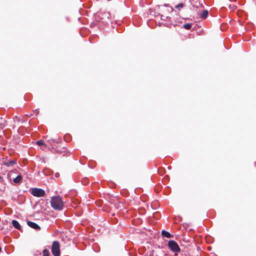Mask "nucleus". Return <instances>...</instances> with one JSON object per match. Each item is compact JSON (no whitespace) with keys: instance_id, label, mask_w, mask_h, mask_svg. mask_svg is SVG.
Returning a JSON list of instances; mask_svg holds the SVG:
<instances>
[{"instance_id":"nucleus-21","label":"nucleus","mask_w":256,"mask_h":256,"mask_svg":"<svg viewBox=\"0 0 256 256\" xmlns=\"http://www.w3.org/2000/svg\"><path fill=\"white\" fill-rule=\"evenodd\" d=\"M32 116V114H30V116Z\"/></svg>"},{"instance_id":"nucleus-9","label":"nucleus","mask_w":256,"mask_h":256,"mask_svg":"<svg viewBox=\"0 0 256 256\" xmlns=\"http://www.w3.org/2000/svg\"><path fill=\"white\" fill-rule=\"evenodd\" d=\"M22 176L20 175L17 176L14 179V182L15 184H19L22 182Z\"/></svg>"},{"instance_id":"nucleus-19","label":"nucleus","mask_w":256,"mask_h":256,"mask_svg":"<svg viewBox=\"0 0 256 256\" xmlns=\"http://www.w3.org/2000/svg\"><path fill=\"white\" fill-rule=\"evenodd\" d=\"M36 114L38 113V111L37 110H36Z\"/></svg>"},{"instance_id":"nucleus-16","label":"nucleus","mask_w":256,"mask_h":256,"mask_svg":"<svg viewBox=\"0 0 256 256\" xmlns=\"http://www.w3.org/2000/svg\"><path fill=\"white\" fill-rule=\"evenodd\" d=\"M182 6H183V4H180L176 6V8H182Z\"/></svg>"},{"instance_id":"nucleus-1","label":"nucleus","mask_w":256,"mask_h":256,"mask_svg":"<svg viewBox=\"0 0 256 256\" xmlns=\"http://www.w3.org/2000/svg\"><path fill=\"white\" fill-rule=\"evenodd\" d=\"M50 204L54 210H62L64 206L62 198L60 196L52 197L50 200Z\"/></svg>"},{"instance_id":"nucleus-17","label":"nucleus","mask_w":256,"mask_h":256,"mask_svg":"<svg viewBox=\"0 0 256 256\" xmlns=\"http://www.w3.org/2000/svg\"><path fill=\"white\" fill-rule=\"evenodd\" d=\"M14 118L18 120V121L20 120V118L18 116H15Z\"/></svg>"},{"instance_id":"nucleus-3","label":"nucleus","mask_w":256,"mask_h":256,"mask_svg":"<svg viewBox=\"0 0 256 256\" xmlns=\"http://www.w3.org/2000/svg\"><path fill=\"white\" fill-rule=\"evenodd\" d=\"M168 245V248L174 252L178 253L180 251V248L178 244L173 240H170Z\"/></svg>"},{"instance_id":"nucleus-4","label":"nucleus","mask_w":256,"mask_h":256,"mask_svg":"<svg viewBox=\"0 0 256 256\" xmlns=\"http://www.w3.org/2000/svg\"><path fill=\"white\" fill-rule=\"evenodd\" d=\"M32 194L36 197H42L45 195V192L41 188H33L31 192Z\"/></svg>"},{"instance_id":"nucleus-20","label":"nucleus","mask_w":256,"mask_h":256,"mask_svg":"<svg viewBox=\"0 0 256 256\" xmlns=\"http://www.w3.org/2000/svg\"><path fill=\"white\" fill-rule=\"evenodd\" d=\"M0 180H1L2 182V178L0 176Z\"/></svg>"},{"instance_id":"nucleus-13","label":"nucleus","mask_w":256,"mask_h":256,"mask_svg":"<svg viewBox=\"0 0 256 256\" xmlns=\"http://www.w3.org/2000/svg\"><path fill=\"white\" fill-rule=\"evenodd\" d=\"M42 256H50V254L48 250L44 249L43 250Z\"/></svg>"},{"instance_id":"nucleus-8","label":"nucleus","mask_w":256,"mask_h":256,"mask_svg":"<svg viewBox=\"0 0 256 256\" xmlns=\"http://www.w3.org/2000/svg\"><path fill=\"white\" fill-rule=\"evenodd\" d=\"M110 14L108 12H104L101 14L100 18L102 19H108L109 20L110 17Z\"/></svg>"},{"instance_id":"nucleus-5","label":"nucleus","mask_w":256,"mask_h":256,"mask_svg":"<svg viewBox=\"0 0 256 256\" xmlns=\"http://www.w3.org/2000/svg\"><path fill=\"white\" fill-rule=\"evenodd\" d=\"M27 224L30 227L34 229H35L36 230L40 229V226L36 224L35 222H32L30 221H28Z\"/></svg>"},{"instance_id":"nucleus-7","label":"nucleus","mask_w":256,"mask_h":256,"mask_svg":"<svg viewBox=\"0 0 256 256\" xmlns=\"http://www.w3.org/2000/svg\"><path fill=\"white\" fill-rule=\"evenodd\" d=\"M16 164V160H12L3 162V164L6 166H13L14 164Z\"/></svg>"},{"instance_id":"nucleus-15","label":"nucleus","mask_w":256,"mask_h":256,"mask_svg":"<svg viewBox=\"0 0 256 256\" xmlns=\"http://www.w3.org/2000/svg\"><path fill=\"white\" fill-rule=\"evenodd\" d=\"M58 140H59V141L58 142V141H56V140H52V144H53V142H60V143H62V140L61 139Z\"/></svg>"},{"instance_id":"nucleus-2","label":"nucleus","mask_w":256,"mask_h":256,"mask_svg":"<svg viewBox=\"0 0 256 256\" xmlns=\"http://www.w3.org/2000/svg\"><path fill=\"white\" fill-rule=\"evenodd\" d=\"M51 250L54 256H60V245L58 241H54L52 242Z\"/></svg>"},{"instance_id":"nucleus-6","label":"nucleus","mask_w":256,"mask_h":256,"mask_svg":"<svg viewBox=\"0 0 256 256\" xmlns=\"http://www.w3.org/2000/svg\"><path fill=\"white\" fill-rule=\"evenodd\" d=\"M12 226L20 230H21V226L18 223V222L16 220H13L12 222Z\"/></svg>"},{"instance_id":"nucleus-11","label":"nucleus","mask_w":256,"mask_h":256,"mask_svg":"<svg viewBox=\"0 0 256 256\" xmlns=\"http://www.w3.org/2000/svg\"><path fill=\"white\" fill-rule=\"evenodd\" d=\"M208 16V11L206 10H203L201 14V18H206Z\"/></svg>"},{"instance_id":"nucleus-12","label":"nucleus","mask_w":256,"mask_h":256,"mask_svg":"<svg viewBox=\"0 0 256 256\" xmlns=\"http://www.w3.org/2000/svg\"><path fill=\"white\" fill-rule=\"evenodd\" d=\"M36 144L39 146H43L46 148H47L46 145L44 144V142L42 140L36 141Z\"/></svg>"},{"instance_id":"nucleus-14","label":"nucleus","mask_w":256,"mask_h":256,"mask_svg":"<svg viewBox=\"0 0 256 256\" xmlns=\"http://www.w3.org/2000/svg\"><path fill=\"white\" fill-rule=\"evenodd\" d=\"M192 27V24H186L184 25V28L186 30H190Z\"/></svg>"},{"instance_id":"nucleus-18","label":"nucleus","mask_w":256,"mask_h":256,"mask_svg":"<svg viewBox=\"0 0 256 256\" xmlns=\"http://www.w3.org/2000/svg\"><path fill=\"white\" fill-rule=\"evenodd\" d=\"M58 175H59V174H57V173H56V174H55L56 176H58Z\"/></svg>"},{"instance_id":"nucleus-10","label":"nucleus","mask_w":256,"mask_h":256,"mask_svg":"<svg viewBox=\"0 0 256 256\" xmlns=\"http://www.w3.org/2000/svg\"><path fill=\"white\" fill-rule=\"evenodd\" d=\"M162 234L163 236L166 237L167 238H170L172 237L170 234L166 230H162Z\"/></svg>"}]
</instances>
